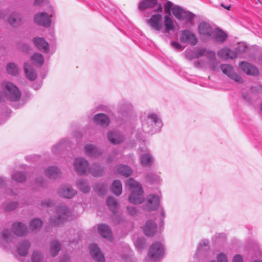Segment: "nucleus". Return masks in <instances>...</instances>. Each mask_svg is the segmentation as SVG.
<instances>
[{"label": "nucleus", "instance_id": "obj_1", "mask_svg": "<svg viewBox=\"0 0 262 262\" xmlns=\"http://www.w3.org/2000/svg\"><path fill=\"white\" fill-rule=\"evenodd\" d=\"M126 184L131 191V194L129 198L130 202L134 204L142 203L144 200L143 191L138 182L130 178L127 181Z\"/></svg>", "mask_w": 262, "mask_h": 262}, {"label": "nucleus", "instance_id": "obj_2", "mask_svg": "<svg viewBox=\"0 0 262 262\" xmlns=\"http://www.w3.org/2000/svg\"><path fill=\"white\" fill-rule=\"evenodd\" d=\"M5 97L11 101L19 100L21 93L18 89L13 83L9 81H4L1 84Z\"/></svg>", "mask_w": 262, "mask_h": 262}, {"label": "nucleus", "instance_id": "obj_3", "mask_svg": "<svg viewBox=\"0 0 262 262\" xmlns=\"http://www.w3.org/2000/svg\"><path fill=\"white\" fill-rule=\"evenodd\" d=\"M164 249L163 245L159 242H155L151 244L148 249L149 258L156 261L160 259L163 255Z\"/></svg>", "mask_w": 262, "mask_h": 262}, {"label": "nucleus", "instance_id": "obj_4", "mask_svg": "<svg viewBox=\"0 0 262 262\" xmlns=\"http://www.w3.org/2000/svg\"><path fill=\"white\" fill-rule=\"evenodd\" d=\"M57 217L51 219L50 223L52 225L56 226L63 223L67 219L70 212L67 207L61 205L58 207L57 210Z\"/></svg>", "mask_w": 262, "mask_h": 262}, {"label": "nucleus", "instance_id": "obj_5", "mask_svg": "<svg viewBox=\"0 0 262 262\" xmlns=\"http://www.w3.org/2000/svg\"><path fill=\"white\" fill-rule=\"evenodd\" d=\"M172 13L178 19L184 20L186 21H191L194 17L193 14L190 12L177 6L172 8Z\"/></svg>", "mask_w": 262, "mask_h": 262}, {"label": "nucleus", "instance_id": "obj_6", "mask_svg": "<svg viewBox=\"0 0 262 262\" xmlns=\"http://www.w3.org/2000/svg\"><path fill=\"white\" fill-rule=\"evenodd\" d=\"M220 68L223 73L228 76L230 78L236 82H243L241 77L236 74L233 70V67L230 64H222Z\"/></svg>", "mask_w": 262, "mask_h": 262}, {"label": "nucleus", "instance_id": "obj_7", "mask_svg": "<svg viewBox=\"0 0 262 262\" xmlns=\"http://www.w3.org/2000/svg\"><path fill=\"white\" fill-rule=\"evenodd\" d=\"M158 5V8L155 12H161L162 11V7L161 4H158L157 0H143L139 5V9L141 11H144L147 9H150Z\"/></svg>", "mask_w": 262, "mask_h": 262}, {"label": "nucleus", "instance_id": "obj_8", "mask_svg": "<svg viewBox=\"0 0 262 262\" xmlns=\"http://www.w3.org/2000/svg\"><path fill=\"white\" fill-rule=\"evenodd\" d=\"M162 18L161 14H154L147 20V22L152 29L159 31L162 28Z\"/></svg>", "mask_w": 262, "mask_h": 262}, {"label": "nucleus", "instance_id": "obj_9", "mask_svg": "<svg viewBox=\"0 0 262 262\" xmlns=\"http://www.w3.org/2000/svg\"><path fill=\"white\" fill-rule=\"evenodd\" d=\"M74 166L78 173L83 174L88 170V162L83 158H76L74 162Z\"/></svg>", "mask_w": 262, "mask_h": 262}, {"label": "nucleus", "instance_id": "obj_10", "mask_svg": "<svg viewBox=\"0 0 262 262\" xmlns=\"http://www.w3.org/2000/svg\"><path fill=\"white\" fill-rule=\"evenodd\" d=\"M35 23L48 27L51 24V19L49 15L45 12L38 13L36 14L34 17Z\"/></svg>", "mask_w": 262, "mask_h": 262}, {"label": "nucleus", "instance_id": "obj_11", "mask_svg": "<svg viewBox=\"0 0 262 262\" xmlns=\"http://www.w3.org/2000/svg\"><path fill=\"white\" fill-rule=\"evenodd\" d=\"M180 41L183 43H188L192 46L198 43V39L194 34L188 30H185L182 32Z\"/></svg>", "mask_w": 262, "mask_h": 262}, {"label": "nucleus", "instance_id": "obj_12", "mask_svg": "<svg viewBox=\"0 0 262 262\" xmlns=\"http://www.w3.org/2000/svg\"><path fill=\"white\" fill-rule=\"evenodd\" d=\"M90 252L91 256L95 260L99 262L104 261L103 254L100 252L99 248L95 244H92L90 246Z\"/></svg>", "mask_w": 262, "mask_h": 262}, {"label": "nucleus", "instance_id": "obj_13", "mask_svg": "<svg viewBox=\"0 0 262 262\" xmlns=\"http://www.w3.org/2000/svg\"><path fill=\"white\" fill-rule=\"evenodd\" d=\"M157 225L152 221H147L143 228L144 234L147 236H153L157 232Z\"/></svg>", "mask_w": 262, "mask_h": 262}, {"label": "nucleus", "instance_id": "obj_14", "mask_svg": "<svg viewBox=\"0 0 262 262\" xmlns=\"http://www.w3.org/2000/svg\"><path fill=\"white\" fill-rule=\"evenodd\" d=\"M23 17L18 12H14L10 14L7 18L8 23L12 27H17L22 23Z\"/></svg>", "mask_w": 262, "mask_h": 262}, {"label": "nucleus", "instance_id": "obj_15", "mask_svg": "<svg viewBox=\"0 0 262 262\" xmlns=\"http://www.w3.org/2000/svg\"><path fill=\"white\" fill-rule=\"evenodd\" d=\"M240 67L242 70L248 75H257L259 74V70L256 67L251 64L242 61L240 63Z\"/></svg>", "mask_w": 262, "mask_h": 262}, {"label": "nucleus", "instance_id": "obj_16", "mask_svg": "<svg viewBox=\"0 0 262 262\" xmlns=\"http://www.w3.org/2000/svg\"><path fill=\"white\" fill-rule=\"evenodd\" d=\"M218 56L224 60H227L228 59H233L236 57V53L234 51L229 50L227 48H224L217 52Z\"/></svg>", "mask_w": 262, "mask_h": 262}, {"label": "nucleus", "instance_id": "obj_17", "mask_svg": "<svg viewBox=\"0 0 262 262\" xmlns=\"http://www.w3.org/2000/svg\"><path fill=\"white\" fill-rule=\"evenodd\" d=\"M11 229L14 234L19 236L25 235L27 232L26 226L20 222L14 223Z\"/></svg>", "mask_w": 262, "mask_h": 262}, {"label": "nucleus", "instance_id": "obj_18", "mask_svg": "<svg viewBox=\"0 0 262 262\" xmlns=\"http://www.w3.org/2000/svg\"><path fill=\"white\" fill-rule=\"evenodd\" d=\"M33 42L39 50L46 53L49 51V44L43 38L39 37H34L33 39Z\"/></svg>", "mask_w": 262, "mask_h": 262}, {"label": "nucleus", "instance_id": "obj_19", "mask_svg": "<svg viewBox=\"0 0 262 262\" xmlns=\"http://www.w3.org/2000/svg\"><path fill=\"white\" fill-rule=\"evenodd\" d=\"M159 198L156 195H150L148 196L146 207L148 210H155L159 205Z\"/></svg>", "mask_w": 262, "mask_h": 262}, {"label": "nucleus", "instance_id": "obj_20", "mask_svg": "<svg viewBox=\"0 0 262 262\" xmlns=\"http://www.w3.org/2000/svg\"><path fill=\"white\" fill-rule=\"evenodd\" d=\"M98 231L103 237L110 241L112 239V232L107 225L104 224L99 225L98 227Z\"/></svg>", "mask_w": 262, "mask_h": 262}, {"label": "nucleus", "instance_id": "obj_21", "mask_svg": "<svg viewBox=\"0 0 262 262\" xmlns=\"http://www.w3.org/2000/svg\"><path fill=\"white\" fill-rule=\"evenodd\" d=\"M31 246L30 243L27 240L24 241L19 243L17 246V252L21 255L25 256L27 255L28 253V250Z\"/></svg>", "mask_w": 262, "mask_h": 262}, {"label": "nucleus", "instance_id": "obj_22", "mask_svg": "<svg viewBox=\"0 0 262 262\" xmlns=\"http://www.w3.org/2000/svg\"><path fill=\"white\" fill-rule=\"evenodd\" d=\"M24 70L26 76L28 79L34 81L36 79L37 74L31 65L25 63Z\"/></svg>", "mask_w": 262, "mask_h": 262}, {"label": "nucleus", "instance_id": "obj_23", "mask_svg": "<svg viewBox=\"0 0 262 262\" xmlns=\"http://www.w3.org/2000/svg\"><path fill=\"white\" fill-rule=\"evenodd\" d=\"M58 193L64 198H71L75 195L76 191L70 187L63 186L59 189Z\"/></svg>", "mask_w": 262, "mask_h": 262}, {"label": "nucleus", "instance_id": "obj_24", "mask_svg": "<svg viewBox=\"0 0 262 262\" xmlns=\"http://www.w3.org/2000/svg\"><path fill=\"white\" fill-rule=\"evenodd\" d=\"M95 122L101 126H107L110 123L108 117L104 114H98L94 117Z\"/></svg>", "mask_w": 262, "mask_h": 262}, {"label": "nucleus", "instance_id": "obj_25", "mask_svg": "<svg viewBox=\"0 0 262 262\" xmlns=\"http://www.w3.org/2000/svg\"><path fill=\"white\" fill-rule=\"evenodd\" d=\"M107 138L110 142L114 144H119L123 140V137L117 133H108Z\"/></svg>", "mask_w": 262, "mask_h": 262}, {"label": "nucleus", "instance_id": "obj_26", "mask_svg": "<svg viewBox=\"0 0 262 262\" xmlns=\"http://www.w3.org/2000/svg\"><path fill=\"white\" fill-rule=\"evenodd\" d=\"M199 30L201 34L206 36H210L213 32L212 28L207 23L200 24Z\"/></svg>", "mask_w": 262, "mask_h": 262}, {"label": "nucleus", "instance_id": "obj_27", "mask_svg": "<svg viewBox=\"0 0 262 262\" xmlns=\"http://www.w3.org/2000/svg\"><path fill=\"white\" fill-rule=\"evenodd\" d=\"M214 39L218 42H224L227 38L226 33L221 29H216L214 33Z\"/></svg>", "mask_w": 262, "mask_h": 262}, {"label": "nucleus", "instance_id": "obj_28", "mask_svg": "<svg viewBox=\"0 0 262 262\" xmlns=\"http://www.w3.org/2000/svg\"><path fill=\"white\" fill-rule=\"evenodd\" d=\"M91 174L94 177H99L102 175L103 169L97 164L92 165L89 169Z\"/></svg>", "mask_w": 262, "mask_h": 262}, {"label": "nucleus", "instance_id": "obj_29", "mask_svg": "<svg viewBox=\"0 0 262 262\" xmlns=\"http://www.w3.org/2000/svg\"><path fill=\"white\" fill-rule=\"evenodd\" d=\"M164 18V24L165 27V31L169 32L170 30H174V25L172 19L168 15H165Z\"/></svg>", "mask_w": 262, "mask_h": 262}, {"label": "nucleus", "instance_id": "obj_30", "mask_svg": "<svg viewBox=\"0 0 262 262\" xmlns=\"http://www.w3.org/2000/svg\"><path fill=\"white\" fill-rule=\"evenodd\" d=\"M61 249L60 243L55 241L52 242L50 245V254L52 256H55Z\"/></svg>", "mask_w": 262, "mask_h": 262}, {"label": "nucleus", "instance_id": "obj_31", "mask_svg": "<svg viewBox=\"0 0 262 262\" xmlns=\"http://www.w3.org/2000/svg\"><path fill=\"white\" fill-rule=\"evenodd\" d=\"M59 174L60 171L57 167H50L46 170V174L50 178H56Z\"/></svg>", "mask_w": 262, "mask_h": 262}, {"label": "nucleus", "instance_id": "obj_32", "mask_svg": "<svg viewBox=\"0 0 262 262\" xmlns=\"http://www.w3.org/2000/svg\"><path fill=\"white\" fill-rule=\"evenodd\" d=\"M122 184L118 180H115L112 184V191L117 195H119L122 193Z\"/></svg>", "mask_w": 262, "mask_h": 262}, {"label": "nucleus", "instance_id": "obj_33", "mask_svg": "<svg viewBox=\"0 0 262 262\" xmlns=\"http://www.w3.org/2000/svg\"><path fill=\"white\" fill-rule=\"evenodd\" d=\"M106 203L110 209L113 212L116 211L118 207V204L115 199L112 197H108L107 199Z\"/></svg>", "mask_w": 262, "mask_h": 262}, {"label": "nucleus", "instance_id": "obj_34", "mask_svg": "<svg viewBox=\"0 0 262 262\" xmlns=\"http://www.w3.org/2000/svg\"><path fill=\"white\" fill-rule=\"evenodd\" d=\"M117 171L125 177H128L132 173V170L126 165H120L117 168Z\"/></svg>", "mask_w": 262, "mask_h": 262}, {"label": "nucleus", "instance_id": "obj_35", "mask_svg": "<svg viewBox=\"0 0 262 262\" xmlns=\"http://www.w3.org/2000/svg\"><path fill=\"white\" fill-rule=\"evenodd\" d=\"M84 151L86 155L90 156H94L97 155L98 150L93 145L87 144L84 147Z\"/></svg>", "mask_w": 262, "mask_h": 262}, {"label": "nucleus", "instance_id": "obj_36", "mask_svg": "<svg viewBox=\"0 0 262 262\" xmlns=\"http://www.w3.org/2000/svg\"><path fill=\"white\" fill-rule=\"evenodd\" d=\"M31 59L34 64H38L39 66H42L44 62L42 55L39 53L34 54Z\"/></svg>", "mask_w": 262, "mask_h": 262}, {"label": "nucleus", "instance_id": "obj_37", "mask_svg": "<svg viewBox=\"0 0 262 262\" xmlns=\"http://www.w3.org/2000/svg\"><path fill=\"white\" fill-rule=\"evenodd\" d=\"M6 69L7 72L12 75L16 76L19 73V69L14 63H9L8 64Z\"/></svg>", "mask_w": 262, "mask_h": 262}, {"label": "nucleus", "instance_id": "obj_38", "mask_svg": "<svg viewBox=\"0 0 262 262\" xmlns=\"http://www.w3.org/2000/svg\"><path fill=\"white\" fill-rule=\"evenodd\" d=\"M141 163L143 166H149L152 163V158L149 155H143L140 158Z\"/></svg>", "mask_w": 262, "mask_h": 262}, {"label": "nucleus", "instance_id": "obj_39", "mask_svg": "<svg viewBox=\"0 0 262 262\" xmlns=\"http://www.w3.org/2000/svg\"><path fill=\"white\" fill-rule=\"evenodd\" d=\"M42 225V222L41 220L38 219H35L32 220L31 221L30 226V228L32 230H34L38 229V228L41 227Z\"/></svg>", "mask_w": 262, "mask_h": 262}, {"label": "nucleus", "instance_id": "obj_40", "mask_svg": "<svg viewBox=\"0 0 262 262\" xmlns=\"http://www.w3.org/2000/svg\"><path fill=\"white\" fill-rule=\"evenodd\" d=\"M33 262H41L42 256L39 251H33L31 257Z\"/></svg>", "mask_w": 262, "mask_h": 262}, {"label": "nucleus", "instance_id": "obj_41", "mask_svg": "<svg viewBox=\"0 0 262 262\" xmlns=\"http://www.w3.org/2000/svg\"><path fill=\"white\" fill-rule=\"evenodd\" d=\"M12 179L18 182H22L26 180L25 176L20 172H17L12 176Z\"/></svg>", "mask_w": 262, "mask_h": 262}, {"label": "nucleus", "instance_id": "obj_42", "mask_svg": "<svg viewBox=\"0 0 262 262\" xmlns=\"http://www.w3.org/2000/svg\"><path fill=\"white\" fill-rule=\"evenodd\" d=\"M78 186L79 189L83 192H88L90 190V187L84 181H79L78 183Z\"/></svg>", "mask_w": 262, "mask_h": 262}, {"label": "nucleus", "instance_id": "obj_43", "mask_svg": "<svg viewBox=\"0 0 262 262\" xmlns=\"http://www.w3.org/2000/svg\"><path fill=\"white\" fill-rule=\"evenodd\" d=\"M1 236L3 240L8 242L11 236V233L8 229L4 230L1 233Z\"/></svg>", "mask_w": 262, "mask_h": 262}, {"label": "nucleus", "instance_id": "obj_44", "mask_svg": "<svg viewBox=\"0 0 262 262\" xmlns=\"http://www.w3.org/2000/svg\"><path fill=\"white\" fill-rule=\"evenodd\" d=\"M95 189L100 195H103L106 191L105 187L101 184H97L95 186Z\"/></svg>", "mask_w": 262, "mask_h": 262}, {"label": "nucleus", "instance_id": "obj_45", "mask_svg": "<svg viewBox=\"0 0 262 262\" xmlns=\"http://www.w3.org/2000/svg\"><path fill=\"white\" fill-rule=\"evenodd\" d=\"M172 3L170 2H167L164 5V12L165 13L170 14V10H172Z\"/></svg>", "mask_w": 262, "mask_h": 262}, {"label": "nucleus", "instance_id": "obj_46", "mask_svg": "<svg viewBox=\"0 0 262 262\" xmlns=\"http://www.w3.org/2000/svg\"><path fill=\"white\" fill-rule=\"evenodd\" d=\"M217 258L218 262H227L226 256L223 253L219 254Z\"/></svg>", "mask_w": 262, "mask_h": 262}, {"label": "nucleus", "instance_id": "obj_47", "mask_svg": "<svg viewBox=\"0 0 262 262\" xmlns=\"http://www.w3.org/2000/svg\"><path fill=\"white\" fill-rule=\"evenodd\" d=\"M206 51L205 49H201L195 54L196 58H199L205 54Z\"/></svg>", "mask_w": 262, "mask_h": 262}, {"label": "nucleus", "instance_id": "obj_48", "mask_svg": "<svg viewBox=\"0 0 262 262\" xmlns=\"http://www.w3.org/2000/svg\"><path fill=\"white\" fill-rule=\"evenodd\" d=\"M17 204L16 202H12L7 207V210L10 211L16 207Z\"/></svg>", "mask_w": 262, "mask_h": 262}, {"label": "nucleus", "instance_id": "obj_49", "mask_svg": "<svg viewBox=\"0 0 262 262\" xmlns=\"http://www.w3.org/2000/svg\"><path fill=\"white\" fill-rule=\"evenodd\" d=\"M233 262H243V257L240 255H236L233 260Z\"/></svg>", "mask_w": 262, "mask_h": 262}, {"label": "nucleus", "instance_id": "obj_50", "mask_svg": "<svg viewBox=\"0 0 262 262\" xmlns=\"http://www.w3.org/2000/svg\"><path fill=\"white\" fill-rule=\"evenodd\" d=\"M128 212L132 215L137 213V210L134 207H127Z\"/></svg>", "mask_w": 262, "mask_h": 262}, {"label": "nucleus", "instance_id": "obj_51", "mask_svg": "<svg viewBox=\"0 0 262 262\" xmlns=\"http://www.w3.org/2000/svg\"><path fill=\"white\" fill-rule=\"evenodd\" d=\"M171 46L174 48L176 50H179L181 48V46L180 43L176 42H171Z\"/></svg>", "mask_w": 262, "mask_h": 262}, {"label": "nucleus", "instance_id": "obj_52", "mask_svg": "<svg viewBox=\"0 0 262 262\" xmlns=\"http://www.w3.org/2000/svg\"><path fill=\"white\" fill-rule=\"evenodd\" d=\"M148 118L152 120L154 123H156L158 119V117L153 114L149 115Z\"/></svg>", "mask_w": 262, "mask_h": 262}, {"label": "nucleus", "instance_id": "obj_53", "mask_svg": "<svg viewBox=\"0 0 262 262\" xmlns=\"http://www.w3.org/2000/svg\"><path fill=\"white\" fill-rule=\"evenodd\" d=\"M207 56L210 59H214L215 58V54L214 52H208L207 53Z\"/></svg>", "mask_w": 262, "mask_h": 262}, {"label": "nucleus", "instance_id": "obj_54", "mask_svg": "<svg viewBox=\"0 0 262 262\" xmlns=\"http://www.w3.org/2000/svg\"><path fill=\"white\" fill-rule=\"evenodd\" d=\"M221 6H222L223 7H224V8H225L226 9L228 10H229L230 9V8H231V6L230 5L225 6L224 5V4H221Z\"/></svg>", "mask_w": 262, "mask_h": 262}, {"label": "nucleus", "instance_id": "obj_55", "mask_svg": "<svg viewBox=\"0 0 262 262\" xmlns=\"http://www.w3.org/2000/svg\"><path fill=\"white\" fill-rule=\"evenodd\" d=\"M51 204H52V203L50 201H48L42 203V205H47V206H50Z\"/></svg>", "mask_w": 262, "mask_h": 262}, {"label": "nucleus", "instance_id": "obj_56", "mask_svg": "<svg viewBox=\"0 0 262 262\" xmlns=\"http://www.w3.org/2000/svg\"><path fill=\"white\" fill-rule=\"evenodd\" d=\"M42 0H35V3L37 5H39Z\"/></svg>", "mask_w": 262, "mask_h": 262}, {"label": "nucleus", "instance_id": "obj_57", "mask_svg": "<svg viewBox=\"0 0 262 262\" xmlns=\"http://www.w3.org/2000/svg\"><path fill=\"white\" fill-rule=\"evenodd\" d=\"M4 16V14L3 12H0V17H3Z\"/></svg>", "mask_w": 262, "mask_h": 262}, {"label": "nucleus", "instance_id": "obj_58", "mask_svg": "<svg viewBox=\"0 0 262 262\" xmlns=\"http://www.w3.org/2000/svg\"><path fill=\"white\" fill-rule=\"evenodd\" d=\"M140 242H142V241H141V240H140V239H138V240L137 241V246H138V245H137V244H138V243Z\"/></svg>", "mask_w": 262, "mask_h": 262}, {"label": "nucleus", "instance_id": "obj_59", "mask_svg": "<svg viewBox=\"0 0 262 262\" xmlns=\"http://www.w3.org/2000/svg\"><path fill=\"white\" fill-rule=\"evenodd\" d=\"M260 61L262 63V55L260 56Z\"/></svg>", "mask_w": 262, "mask_h": 262}, {"label": "nucleus", "instance_id": "obj_60", "mask_svg": "<svg viewBox=\"0 0 262 262\" xmlns=\"http://www.w3.org/2000/svg\"><path fill=\"white\" fill-rule=\"evenodd\" d=\"M253 262H262V261L255 260Z\"/></svg>", "mask_w": 262, "mask_h": 262}, {"label": "nucleus", "instance_id": "obj_61", "mask_svg": "<svg viewBox=\"0 0 262 262\" xmlns=\"http://www.w3.org/2000/svg\"><path fill=\"white\" fill-rule=\"evenodd\" d=\"M210 262H215V261H210Z\"/></svg>", "mask_w": 262, "mask_h": 262}]
</instances>
